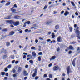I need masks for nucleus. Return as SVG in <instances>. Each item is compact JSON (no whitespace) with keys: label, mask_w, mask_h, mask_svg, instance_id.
<instances>
[{"label":"nucleus","mask_w":80,"mask_h":80,"mask_svg":"<svg viewBox=\"0 0 80 80\" xmlns=\"http://www.w3.org/2000/svg\"><path fill=\"white\" fill-rule=\"evenodd\" d=\"M71 3L73 6H75V4L74 2H73L72 1L71 2Z\"/></svg>","instance_id":"72a5a7b5"},{"label":"nucleus","mask_w":80,"mask_h":80,"mask_svg":"<svg viewBox=\"0 0 80 80\" xmlns=\"http://www.w3.org/2000/svg\"><path fill=\"white\" fill-rule=\"evenodd\" d=\"M64 13V11H62L61 12V14H63Z\"/></svg>","instance_id":"e2e57ef3"},{"label":"nucleus","mask_w":80,"mask_h":80,"mask_svg":"<svg viewBox=\"0 0 80 80\" xmlns=\"http://www.w3.org/2000/svg\"><path fill=\"white\" fill-rule=\"evenodd\" d=\"M14 7H13L10 8V10L12 12H16V9H14V7H15V8H17V4H15L14 6Z\"/></svg>","instance_id":"20e7f679"},{"label":"nucleus","mask_w":80,"mask_h":80,"mask_svg":"<svg viewBox=\"0 0 80 80\" xmlns=\"http://www.w3.org/2000/svg\"><path fill=\"white\" fill-rule=\"evenodd\" d=\"M15 33V32L13 31H11L9 35H13Z\"/></svg>","instance_id":"aec40b11"},{"label":"nucleus","mask_w":80,"mask_h":80,"mask_svg":"<svg viewBox=\"0 0 80 80\" xmlns=\"http://www.w3.org/2000/svg\"><path fill=\"white\" fill-rule=\"evenodd\" d=\"M77 51H78L79 50H80L79 52H78V53H80V48L79 47H78L77 48Z\"/></svg>","instance_id":"2f4dec72"},{"label":"nucleus","mask_w":80,"mask_h":80,"mask_svg":"<svg viewBox=\"0 0 80 80\" xmlns=\"http://www.w3.org/2000/svg\"><path fill=\"white\" fill-rule=\"evenodd\" d=\"M28 7V5L27 4H25L24 5V7Z\"/></svg>","instance_id":"0e129e2a"},{"label":"nucleus","mask_w":80,"mask_h":80,"mask_svg":"<svg viewBox=\"0 0 80 80\" xmlns=\"http://www.w3.org/2000/svg\"><path fill=\"white\" fill-rule=\"evenodd\" d=\"M23 74L25 77H27L28 75V73L25 70H24L23 72Z\"/></svg>","instance_id":"423d86ee"},{"label":"nucleus","mask_w":80,"mask_h":80,"mask_svg":"<svg viewBox=\"0 0 80 80\" xmlns=\"http://www.w3.org/2000/svg\"><path fill=\"white\" fill-rule=\"evenodd\" d=\"M1 52V53H4V54H6V53H7V50L3 48L2 49Z\"/></svg>","instance_id":"39448f33"},{"label":"nucleus","mask_w":80,"mask_h":80,"mask_svg":"<svg viewBox=\"0 0 80 80\" xmlns=\"http://www.w3.org/2000/svg\"><path fill=\"white\" fill-rule=\"evenodd\" d=\"M58 68H59V67H58V66H56L53 67V70L54 71H56L57 70H58Z\"/></svg>","instance_id":"6e6552de"},{"label":"nucleus","mask_w":80,"mask_h":80,"mask_svg":"<svg viewBox=\"0 0 80 80\" xmlns=\"http://www.w3.org/2000/svg\"><path fill=\"white\" fill-rule=\"evenodd\" d=\"M52 38H55V33H52Z\"/></svg>","instance_id":"4be33fe9"},{"label":"nucleus","mask_w":80,"mask_h":80,"mask_svg":"<svg viewBox=\"0 0 80 80\" xmlns=\"http://www.w3.org/2000/svg\"><path fill=\"white\" fill-rule=\"evenodd\" d=\"M52 20L48 21L45 22V23H46V25H49V24H50V23H52Z\"/></svg>","instance_id":"9d476101"},{"label":"nucleus","mask_w":80,"mask_h":80,"mask_svg":"<svg viewBox=\"0 0 80 80\" xmlns=\"http://www.w3.org/2000/svg\"><path fill=\"white\" fill-rule=\"evenodd\" d=\"M32 56H33V57H36V56H37V54H36L35 51L32 52Z\"/></svg>","instance_id":"dca6fc26"},{"label":"nucleus","mask_w":80,"mask_h":80,"mask_svg":"<svg viewBox=\"0 0 80 80\" xmlns=\"http://www.w3.org/2000/svg\"><path fill=\"white\" fill-rule=\"evenodd\" d=\"M28 31V29H26L25 30V32H27Z\"/></svg>","instance_id":"052dcab7"},{"label":"nucleus","mask_w":80,"mask_h":80,"mask_svg":"<svg viewBox=\"0 0 80 80\" xmlns=\"http://www.w3.org/2000/svg\"><path fill=\"white\" fill-rule=\"evenodd\" d=\"M30 21H28L27 22H25V23H26L27 24H27H28V25H29L30 24Z\"/></svg>","instance_id":"c85d7f7f"},{"label":"nucleus","mask_w":80,"mask_h":80,"mask_svg":"<svg viewBox=\"0 0 80 80\" xmlns=\"http://www.w3.org/2000/svg\"><path fill=\"white\" fill-rule=\"evenodd\" d=\"M30 57L31 58V59L32 58V55L30 54V55H27V57Z\"/></svg>","instance_id":"473e14b6"},{"label":"nucleus","mask_w":80,"mask_h":80,"mask_svg":"<svg viewBox=\"0 0 80 80\" xmlns=\"http://www.w3.org/2000/svg\"><path fill=\"white\" fill-rule=\"evenodd\" d=\"M11 58L12 59H14V56L13 55L11 56Z\"/></svg>","instance_id":"79ce46f5"},{"label":"nucleus","mask_w":80,"mask_h":80,"mask_svg":"<svg viewBox=\"0 0 80 80\" xmlns=\"http://www.w3.org/2000/svg\"><path fill=\"white\" fill-rule=\"evenodd\" d=\"M38 61H41L42 60V58H41V57L40 56L38 57Z\"/></svg>","instance_id":"cd10ccee"},{"label":"nucleus","mask_w":80,"mask_h":80,"mask_svg":"<svg viewBox=\"0 0 80 80\" xmlns=\"http://www.w3.org/2000/svg\"><path fill=\"white\" fill-rule=\"evenodd\" d=\"M59 51H60V47H58L57 50V52H59Z\"/></svg>","instance_id":"8fccbe9b"},{"label":"nucleus","mask_w":80,"mask_h":80,"mask_svg":"<svg viewBox=\"0 0 80 80\" xmlns=\"http://www.w3.org/2000/svg\"><path fill=\"white\" fill-rule=\"evenodd\" d=\"M14 18L15 19H19L20 18V16L18 15H15L14 16Z\"/></svg>","instance_id":"f8f14e48"},{"label":"nucleus","mask_w":80,"mask_h":80,"mask_svg":"<svg viewBox=\"0 0 80 80\" xmlns=\"http://www.w3.org/2000/svg\"><path fill=\"white\" fill-rule=\"evenodd\" d=\"M49 77L50 78H52V74H49Z\"/></svg>","instance_id":"58836bf2"},{"label":"nucleus","mask_w":80,"mask_h":80,"mask_svg":"<svg viewBox=\"0 0 80 80\" xmlns=\"http://www.w3.org/2000/svg\"><path fill=\"white\" fill-rule=\"evenodd\" d=\"M70 44H77V42L73 41V42H70Z\"/></svg>","instance_id":"b1692460"},{"label":"nucleus","mask_w":80,"mask_h":80,"mask_svg":"<svg viewBox=\"0 0 80 80\" xmlns=\"http://www.w3.org/2000/svg\"><path fill=\"white\" fill-rule=\"evenodd\" d=\"M42 52H40L38 53V55H42Z\"/></svg>","instance_id":"de8ad7c7"},{"label":"nucleus","mask_w":80,"mask_h":80,"mask_svg":"<svg viewBox=\"0 0 80 80\" xmlns=\"http://www.w3.org/2000/svg\"><path fill=\"white\" fill-rule=\"evenodd\" d=\"M72 52V51L70 50L68 52V54L69 55H70V54Z\"/></svg>","instance_id":"37998d69"},{"label":"nucleus","mask_w":80,"mask_h":80,"mask_svg":"<svg viewBox=\"0 0 80 80\" xmlns=\"http://www.w3.org/2000/svg\"><path fill=\"white\" fill-rule=\"evenodd\" d=\"M5 75L6 76V77L8 76V73H7L5 74Z\"/></svg>","instance_id":"680f3d73"},{"label":"nucleus","mask_w":80,"mask_h":80,"mask_svg":"<svg viewBox=\"0 0 80 80\" xmlns=\"http://www.w3.org/2000/svg\"><path fill=\"white\" fill-rule=\"evenodd\" d=\"M30 63H31V64H32L33 63V60H30L29 61Z\"/></svg>","instance_id":"c756f323"},{"label":"nucleus","mask_w":80,"mask_h":80,"mask_svg":"<svg viewBox=\"0 0 80 80\" xmlns=\"http://www.w3.org/2000/svg\"><path fill=\"white\" fill-rule=\"evenodd\" d=\"M57 40L58 42H62L61 38H58L57 39Z\"/></svg>","instance_id":"a211bd4d"},{"label":"nucleus","mask_w":80,"mask_h":80,"mask_svg":"<svg viewBox=\"0 0 80 80\" xmlns=\"http://www.w3.org/2000/svg\"><path fill=\"white\" fill-rule=\"evenodd\" d=\"M39 77L38 76H36L35 78V80H38Z\"/></svg>","instance_id":"e433bc0d"},{"label":"nucleus","mask_w":80,"mask_h":80,"mask_svg":"<svg viewBox=\"0 0 80 80\" xmlns=\"http://www.w3.org/2000/svg\"><path fill=\"white\" fill-rule=\"evenodd\" d=\"M15 64H17L18 63V61H15Z\"/></svg>","instance_id":"69168bd1"},{"label":"nucleus","mask_w":80,"mask_h":80,"mask_svg":"<svg viewBox=\"0 0 80 80\" xmlns=\"http://www.w3.org/2000/svg\"><path fill=\"white\" fill-rule=\"evenodd\" d=\"M6 46L7 47H9L10 45V42H6Z\"/></svg>","instance_id":"f3484780"},{"label":"nucleus","mask_w":80,"mask_h":80,"mask_svg":"<svg viewBox=\"0 0 80 80\" xmlns=\"http://www.w3.org/2000/svg\"><path fill=\"white\" fill-rule=\"evenodd\" d=\"M38 42V39H36L35 40V42H36V43H37Z\"/></svg>","instance_id":"3c124183"},{"label":"nucleus","mask_w":80,"mask_h":80,"mask_svg":"<svg viewBox=\"0 0 80 80\" xmlns=\"http://www.w3.org/2000/svg\"><path fill=\"white\" fill-rule=\"evenodd\" d=\"M67 72L68 75L70 74V66H69L67 68Z\"/></svg>","instance_id":"0eeeda50"},{"label":"nucleus","mask_w":80,"mask_h":80,"mask_svg":"<svg viewBox=\"0 0 80 80\" xmlns=\"http://www.w3.org/2000/svg\"><path fill=\"white\" fill-rule=\"evenodd\" d=\"M65 12L64 15L65 16H67L68 15H69V12H68V11H65Z\"/></svg>","instance_id":"ddd939ff"},{"label":"nucleus","mask_w":80,"mask_h":80,"mask_svg":"<svg viewBox=\"0 0 80 80\" xmlns=\"http://www.w3.org/2000/svg\"><path fill=\"white\" fill-rule=\"evenodd\" d=\"M26 22H25L24 23V25L22 27V28H24L25 27H26Z\"/></svg>","instance_id":"c9c22d12"},{"label":"nucleus","mask_w":80,"mask_h":80,"mask_svg":"<svg viewBox=\"0 0 80 80\" xmlns=\"http://www.w3.org/2000/svg\"><path fill=\"white\" fill-rule=\"evenodd\" d=\"M11 17H12V15L10 16H8L6 17V18H5V19H6L7 20H10V18H11Z\"/></svg>","instance_id":"2eb2a0df"},{"label":"nucleus","mask_w":80,"mask_h":80,"mask_svg":"<svg viewBox=\"0 0 80 80\" xmlns=\"http://www.w3.org/2000/svg\"><path fill=\"white\" fill-rule=\"evenodd\" d=\"M22 71V68L21 67H19L18 68V72H20Z\"/></svg>","instance_id":"412c9836"},{"label":"nucleus","mask_w":80,"mask_h":80,"mask_svg":"<svg viewBox=\"0 0 80 80\" xmlns=\"http://www.w3.org/2000/svg\"><path fill=\"white\" fill-rule=\"evenodd\" d=\"M13 77H17V74H14L13 75Z\"/></svg>","instance_id":"4d7b16f0"},{"label":"nucleus","mask_w":80,"mask_h":80,"mask_svg":"<svg viewBox=\"0 0 80 80\" xmlns=\"http://www.w3.org/2000/svg\"><path fill=\"white\" fill-rule=\"evenodd\" d=\"M71 38H74V35H71Z\"/></svg>","instance_id":"774afa93"},{"label":"nucleus","mask_w":80,"mask_h":80,"mask_svg":"<svg viewBox=\"0 0 80 80\" xmlns=\"http://www.w3.org/2000/svg\"><path fill=\"white\" fill-rule=\"evenodd\" d=\"M8 68H5L4 69V71L5 72H7V71H8Z\"/></svg>","instance_id":"f704fd0d"},{"label":"nucleus","mask_w":80,"mask_h":80,"mask_svg":"<svg viewBox=\"0 0 80 80\" xmlns=\"http://www.w3.org/2000/svg\"><path fill=\"white\" fill-rule=\"evenodd\" d=\"M8 31V29L7 28L3 29L2 30V32H7Z\"/></svg>","instance_id":"a878e982"},{"label":"nucleus","mask_w":80,"mask_h":80,"mask_svg":"<svg viewBox=\"0 0 80 80\" xmlns=\"http://www.w3.org/2000/svg\"><path fill=\"white\" fill-rule=\"evenodd\" d=\"M56 58V56H52V57H51L50 58V61H52V60H53L55 59Z\"/></svg>","instance_id":"4468645a"},{"label":"nucleus","mask_w":80,"mask_h":80,"mask_svg":"<svg viewBox=\"0 0 80 80\" xmlns=\"http://www.w3.org/2000/svg\"><path fill=\"white\" fill-rule=\"evenodd\" d=\"M1 74L2 76H3L5 75V72H1Z\"/></svg>","instance_id":"bb28decb"},{"label":"nucleus","mask_w":80,"mask_h":80,"mask_svg":"<svg viewBox=\"0 0 80 80\" xmlns=\"http://www.w3.org/2000/svg\"><path fill=\"white\" fill-rule=\"evenodd\" d=\"M69 50H74V48L73 47V46L72 45H70L69 46V47H68L67 49L65 50V52H68Z\"/></svg>","instance_id":"7ed1b4c3"},{"label":"nucleus","mask_w":80,"mask_h":80,"mask_svg":"<svg viewBox=\"0 0 80 80\" xmlns=\"http://www.w3.org/2000/svg\"><path fill=\"white\" fill-rule=\"evenodd\" d=\"M26 55H24L23 57V59H25V58H26Z\"/></svg>","instance_id":"5fc2aeb1"},{"label":"nucleus","mask_w":80,"mask_h":80,"mask_svg":"<svg viewBox=\"0 0 80 80\" xmlns=\"http://www.w3.org/2000/svg\"><path fill=\"white\" fill-rule=\"evenodd\" d=\"M15 60H13L12 62V63L13 64L15 63Z\"/></svg>","instance_id":"13d9d810"},{"label":"nucleus","mask_w":80,"mask_h":80,"mask_svg":"<svg viewBox=\"0 0 80 80\" xmlns=\"http://www.w3.org/2000/svg\"><path fill=\"white\" fill-rule=\"evenodd\" d=\"M25 67V68H27L28 67V65H26Z\"/></svg>","instance_id":"338daca9"},{"label":"nucleus","mask_w":80,"mask_h":80,"mask_svg":"<svg viewBox=\"0 0 80 80\" xmlns=\"http://www.w3.org/2000/svg\"><path fill=\"white\" fill-rule=\"evenodd\" d=\"M8 57V54H6V55H4L3 56V59H5L7 58Z\"/></svg>","instance_id":"6ab92c4d"},{"label":"nucleus","mask_w":80,"mask_h":80,"mask_svg":"<svg viewBox=\"0 0 80 80\" xmlns=\"http://www.w3.org/2000/svg\"><path fill=\"white\" fill-rule=\"evenodd\" d=\"M39 40H43V38H41L40 37H39Z\"/></svg>","instance_id":"603ef678"},{"label":"nucleus","mask_w":80,"mask_h":80,"mask_svg":"<svg viewBox=\"0 0 80 80\" xmlns=\"http://www.w3.org/2000/svg\"><path fill=\"white\" fill-rule=\"evenodd\" d=\"M76 59H77V58H74L72 61V64L74 67H75V61H76Z\"/></svg>","instance_id":"1a4fd4ad"},{"label":"nucleus","mask_w":80,"mask_h":80,"mask_svg":"<svg viewBox=\"0 0 80 80\" xmlns=\"http://www.w3.org/2000/svg\"><path fill=\"white\" fill-rule=\"evenodd\" d=\"M72 29H73V28L72 27H70L69 28V30H70V32H72Z\"/></svg>","instance_id":"393cba45"},{"label":"nucleus","mask_w":80,"mask_h":80,"mask_svg":"<svg viewBox=\"0 0 80 80\" xmlns=\"http://www.w3.org/2000/svg\"><path fill=\"white\" fill-rule=\"evenodd\" d=\"M11 67H12V66H11V65H9L8 66V68H10Z\"/></svg>","instance_id":"a19ab883"},{"label":"nucleus","mask_w":80,"mask_h":80,"mask_svg":"<svg viewBox=\"0 0 80 80\" xmlns=\"http://www.w3.org/2000/svg\"><path fill=\"white\" fill-rule=\"evenodd\" d=\"M74 27L75 28H76V37L77 38H78L79 40H80V31L78 29H79V27L77 26V24H75L74 25Z\"/></svg>","instance_id":"f03ea898"},{"label":"nucleus","mask_w":80,"mask_h":80,"mask_svg":"<svg viewBox=\"0 0 80 80\" xmlns=\"http://www.w3.org/2000/svg\"><path fill=\"white\" fill-rule=\"evenodd\" d=\"M60 28V26L59 25H56L55 27V28L56 30H57L58 29Z\"/></svg>","instance_id":"5701e85b"},{"label":"nucleus","mask_w":80,"mask_h":80,"mask_svg":"<svg viewBox=\"0 0 80 80\" xmlns=\"http://www.w3.org/2000/svg\"><path fill=\"white\" fill-rule=\"evenodd\" d=\"M4 2H5V1L4 0H2L1 1V3H4Z\"/></svg>","instance_id":"c03bdc74"},{"label":"nucleus","mask_w":80,"mask_h":80,"mask_svg":"<svg viewBox=\"0 0 80 80\" xmlns=\"http://www.w3.org/2000/svg\"><path fill=\"white\" fill-rule=\"evenodd\" d=\"M47 8V6L45 5L44 7V8H43V10H45V9H46Z\"/></svg>","instance_id":"ea45409f"},{"label":"nucleus","mask_w":80,"mask_h":80,"mask_svg":"<svg viewBox=\"0 0 80 80\" xmlns=\"http://www.w3.org/2000/svg\"><path fill=\"white\" fill-rule=\"evenodd\" d=\"M10 27H11V28H14V25H12V24H11V25H10Z\"/></svg>","instance_id":"a18cd8bd"},{"label":"nucleus","mask_w":80,"mask_h":80,"mask_svg":"<svg viewBox=\"0 0 80 80\" xmlns=\"http://www.w3.org/2000/svg\"><path fill=\"white\" fill-rule=\"evenodd\" d=\"M44 77H47V75L46 74H45L44 75Z\"/></svg>","instance_id":"09e8293b"},{"label":"nucleus","mask_w":80,"mask_h":80,"mask_svg":"<svg viewBox=\"0 0 80 80\" xmlns=\"http://www.w3.org/2000/svg\"><path fill=\"white\" fill-rule=\"evenodd\" d=\"M20 11L16 12H14L15 14H20Z\"/></svg>","instance_id":"7c9ffc66"},{"label":"nucleus","mask_w":80,"mask_h":80,"mask_svg":"<svg viewBox=\"0 0 80 80\" xmlns=\"http://www.w3.org/2000/svg\"><path fill=\"white\" fill-rule=\"evenodd\" d=\"M7 23H9V24H13L14 26H18L19 25L20 22L19 21H16L13 20H8L6 21Z\"/></svg>","instance_id":"f257e3e1"},{"label":"nucleus","mask_w":80,"mask_h":80,"mask_svg":"<svg viewBox=\"0 0 80 80\" xmlns=\"http://www.w3.org/2000/svg\"><path fill=\"white\" fill-rule=\"evenodd\" d=\"M52 64L50 63L48 65V67H51V66H52Z\"/></svg>","instance_id":"864d4df0"},{"label":"nucleus","mask_w":80,"mask_h":80,"mask_svg":"<svg viewBox=\"0 0 80 80\" xmlns=\"http://www.w3.org/2000/svg\"><path fill=\"white\" fill-rule=\"evenodd\" d=\"M37 71H35L32 74V77H35L37 75Z\"/></svg>","instance_id":"9b49d317"},{"label":"nucleus","mask_w":80,"mask_h":80,"mask_svg":"<svg viewBox=\"0 0 80 80\" xmlns=\"http://www.w3.org/2000/svg\"><path fill=\"white\" fill-rule=\"evenodd\" d=\"M75 15H76V16H78V13L77 12H76L75 13Z\"/></svg>","instance_id":"6e6d98bb"},{"label":"nucleus","mask_w":80,"mask_h":80,"mask_svg":"<svg viewBox=\"0 0 80 80\" xmlns=\"http://www.w3.org/2000/svg\"><path fill=\"white\" fill-rule=\"evenodd\" d=\"M31 50H35V47H34L32 46L31 48Z\"/></svg>","instance_id":"4c0bfd02"},{"label":"nucleus","mask_w":80,"mask_h":80,"mask_svg":"<svg viewBox=\"0 0 80 80\" xmlns=\"http://www.w3.org/2000/svg\"><path fill=\"white\" fill-rule=\"evenodd\" d=\"M10 4V2H8L6 3V5H9Z\"/></svg>","instance_id":"bf43d9fd"},{"label":"nucleus","mask_w":80,"mask_h":80,"mask_svg":"<svg viewBox=\"0 0 80 80\" xmlns=\"http://www.w3.org/2000/svg\"><path fill=\"white\" fill-rule=\"evenodd\" d=\"M12 72H13V73H15L16 72V70H15V69H13L12 70Z\"/></svg>","instance_id":"49530a36"}]
</instances>
